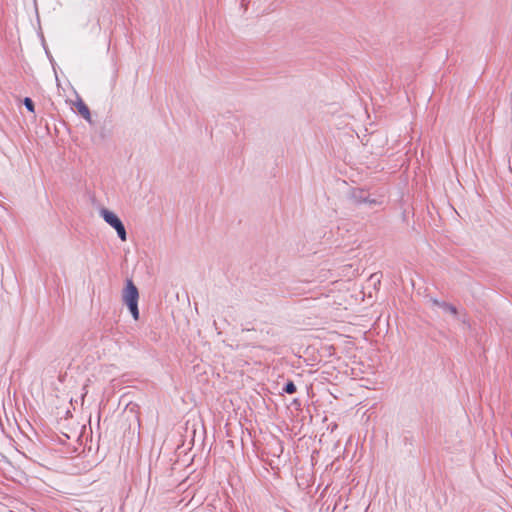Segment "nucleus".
Returning a JSON list of instances; mask_svg holds the SVG:
<instances>
[{
	"mask_svg": "<svg viewBox=\"0 0 512 512\" xmlns=\"http://www.w3.org/2000/svg\"><path fill=\"white\" fill-rule=\"evenodd\" d=\"M282 390H283V392H285L287 394H293L296 392V385L292 381H288L284 385Z\"/></svg>",
	"mask_w": 512,
	"mask_h": 512,
	"instance_id": "6",
	"label": "nucleus"
},
{
	"mask_svg": "<svg viewBox=\"0 0 512 512\" xmlns=\"http://www.w3.org/2000/svg\"><path fill=\"white\" fill-rule=\"evenodd\" d=\"M100 216L108 225H110L112 228L116 230L117 235L121 241L127 240V232L125 226L122 223L121 219L114 212L106 208H102L100 210Z\"/></svg>",
	"mask_w": 512,
	"mask_h": 512,
	"instance_id": "2",
	"label": "nucleus"
},
{
	"mask_svg": "<svg viewBox=\"0 0 512 512\" xmlns=\"http://www.w3.org/2000/svg\"><path fill=\"white\" fill-rule=\"evenodd\" d=\"M435 304L439 306L444 312L450 313L453 316L457 315V308L446 302L435 301Z\"/></svg>",
	"mask_w": 512,
	"mask_h": 512,
	"instance_id": "5",
	"label": "nucleus"
},
{
	"mask_svg": "<svg viewBox=\"0 0 512 512\" xmlns=\"http://www.w3.org/2000/svg\"><path fill=\"white\" fill-rule=\"evenodd\" d=\"M381 202H379L376 198H372L369 194H368V200L366 201L365 204H368L369 206H374V205H377V204H380Z\"/></svg>",
	"mask_w": 512,
	"mask_h": 512,
	"instance_id": "8",
	"label": "nucleus"
},
{
	"mask_svg": "<svg viewBox=\"0 0 512 512\" xmlns=\"http://www.w3.org/2000/svg\"><path fill=\"white\" fill-rule=\"evenodd\" d=\"M138 300L139 292L137 287L131 279H127L122 292V301L128 307L134 320L139 319Z\"/></svg>",
	"mask_w": 512,
	"mask_h": 512,
	"instance_id": "1",
	"label": "nucleus"
},
{
	"mask_svg": "<svg viewBox=\"0 0 512 512\" xmlns=\"http://www.w3.org/2000/svg\"><path fill=\"white\" fill-rule=\"evenodd\" d=\"M351 197L358 204H364L368 200V194L362 190L353 191Z\"/></svg>",
	"mask_w": 512,
	"mask_h": 512,
	"instance_id": "4",
	"label": "nucleus"
},
{
	"mask_svg": "<svg viewBox=\"0 0 512 512\" xmlns=\"http://www.w3.org/2000/svg\"><path fill=\"white\" fill-rule=\"evenodd\" d=\"M23 104L25 105L28 111L34 112V103L31 98L25 97L23 100Z\"/></svg>",
	"mask_w": 512,
	"mask_h": 512,
	"instance_id": "7",
	"label": "nucleus"
},
{
	"mask_svg": "<svg viewBox=\"0 0 512 512\" xmlns=\"http://www.w3.org/2000/svg\"><path fill=\"white\" fill-rule=\"evenodd\" d=\"M75 106L79 112V114L87 121H91V114L88 106L81 100L78 99V101L75 103Z\"/></svg>",
	"mask_w": 512,
	"mask_h": 512,
	"instance_id": "3",
	"label": "nucleus"
}]
</instances>
